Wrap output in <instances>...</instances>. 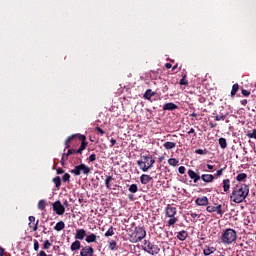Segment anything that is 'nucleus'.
<instances>
[{
	"mask_svg": "<svg viewBox=\"0 0 256 256\" xmlns=\"http://www.w3.org/2000/svg\"><path fill=\"white\" fill-rule=\"evenodd\" d=\"M249 195V185L239 183L232 188V193L230 195V201L232 203H243L247 196Z\"/></svg>",
	"mask_w": 256,
	"mask_h": 256,
	"instance_id": "nucleus-1",
	"label": "nucleus"
},
{
	"mask_svg": "<svg viewBox=\"0 0 256 256\" xmlns=\"http://www.w3.org/2000/svg\"><path fill=\"white\" fill-rule=\"evenodd\" d=\"M137 165L143 173H147V171L152 169L153 165H155V158H153L152 155H142L137 161Z\"/></svg>",
	"mask_w": 256,
	"mask_h": 256,
	"instance_id": "nucleus-2",
	"label": "nucleus"
},
{
	"mask_svg": "<svg viewBox=\"0 0 256 256\" xmlns=\"http://www.w3.org/2000/svg\"><path fill=\"white\" fill-rule=\"evenodd\" d=\"M220 241L223 245H233L237 241V231L233 228H227L220 236Z\"/></svg>",
	"mask_w": 256,
	"mask_h": 256,
	"instance_id": "nucleus-3",
	"label": "nucleus"
},
{
	"mask_svg": "<svg viewBox=\"0 0 256 256\" xmlns=\"http://www.w3.org/2000/svg\"><path fill=\"white\" fill-rule=\"evenodd\" d=\"M165 215H166V217L170 218L167 222L168 227H173V225H175V223H177V221H179L177 219V217H175V215H177V208L173 207L171 204H168L166 206Z\"/></svg>",
	"mask_w": 256,
	"mask_h": 256,
	"instance_id": "nucleus-4",
	"label": "nucleus"
},
{
	"mask_svg": "<svg viewBox=\"0 0 256 256\" xmlns=\"http://www.w3.org/2000/svg\"><path fill=\"white\" fill-rule=\"evenodd\" d=\"M79 140L81 141V145L78 149H68L66 157H69L70 155H83V151L87 149V145H89V142H87L86 136H79Z\"/></svg>",
	"mask_w": 256,
	"mask_h": 256,
	"instance_id": "nucleus-5",
	"label": "nucleus"
},
{
	"mask_svg": "<svg viewBox=\"0 0 256 256\" xmlns=\"http://www.w3.org/2000/svg\"><path fill=\"white\" fill-rule=\"evenodd\" d=\"M81 172H83L84 175H89V173H91V168H89V166L85 164H80L75 166L74 169L70 171V173H72L73 175H76L77 177L81 175Z\"/></svg>",
	"mask_w": 256,
	"mask_h": 256,
	"instance_id": "nucleus-6",
	"label": "nucleus"
},
{
	"mask_svg": "<svg viewBox=\"0 0 256 256\" xmlns=\"http://www.w3.org/2000/svg\"><path fill=\"white\" fill-rule=\"evenodd\" d=\"M144 251H146V253H149V255H159V253L161 252V248H159V246H157V244L155 243L146 242Z\"/></svg>",
	"mask_w": 256,
	"mask_h": 256,
	"instance_id": "nucleus-7",
	"label": "nucleus"
},
{
	"mask_svg": "<svg viewBox=\"0 0 256 256\" xmlns=\"http://www.w3.org/2000/svg\"><path fill=\"white\" fill-rule=\"evenodd\" d=\"M134 243H139L140 241H143L145 237H147V232L143 229V227H136L134 231Z\"/></svg>",
	"mask_w": 256,
	"mask_h": 256,
	"instance_id": "nucleus-8",
	"label": "nucleus"
},
{
	"mask_svg": "<svg viewBox=\"0 0 256 256\" xmlns=\"http://www.w3.org/2000/svg\"><path fill=\"white\" fill-rule=\"evenodd\" d=\"M206 211L208 213H217V215H220V217H223V214L225 213V210H223V206L221 204L215 206H207Z\"/></svg>",
	"mask_w": 256,
	"mask_h": 256,
	"instance_id": "nucleus-9",
	"label": "nucleus"
},
{
	"mask_svg": "<svg viewBox=\"0 0 256 256\" xmlns=\"http://www.w3.org/2000/svg\"><path fill=\"white\" fill-rule=\"evenodd\" d=\"M95 255V249L93 246L85 245L80 249V256H93Z\"/></svg>",
	"mask_w": 256,
	"mask_h": 256,
	"instance_id": "nucleus-10",
	"label": "nucleus"
},
{
	"mask_svg": "<svg viewBox=\"0 0 256 256\" xmlns=\"http://www.w3.org/2000/svg\"><path fill=\"white\" fill-rule=\"evenodd\" d=\"M53 211H55L56 215H63L65 213V206L61 204V201H56L52 205Z\"/></svg>",
	"mask_w": 256,
	"mask_h": 256,
	"instance_id": "nucleus-11",
	"label": "nucleus"
},
{
	"mask_svg": "<svg viewBox=\"0 0 256 256\" xmlns=\"http://www.w3.org/2000/svg\"><path fill=\"white\" fill-rule=\"evenodd\" d=\"M195 203L198 207H207V205H209V198H207V196L198 197Z\"/></svg>",
	"mask_w": 256,
	"mask_h": 256,
	"instance_id": "nucleus-12",
	"label": "nucleus"
},
{
	"mask_svg": "<svg viewBox=\"0 0 256 256\" xmlns=\"http://www.w3.org/2000/svg\"><path fill=\"white\" fill-rule=\"evenodd\" d=\"M188 177L192 179L194 183H199V181H201V176L199 173L193 171L192 169L188 170Z\"/></svg>",
	"mask_w": 256,
	"mask_h": 256,
	"instance_id": "nucleus-13",
	"label": "nucleus"
},
{
	"mask_svg": "<svg viewBox=\"0 0 256 256\" xmlns=\"http://www.w3.org/2000/svg\"><path fill=\"white\" fill-rule=\"evenodd\" d=\"M87 237V231L85 229H77L75 233V239L78 241H83Z\"/></svg>",
	"mask_w": 256,
	"mask_h": 256,
	"instance_id": "nucleus-14",
	"label": "nucleus"
},
{
	"mask_svg": "<svg viewBox=\"0 0 256 256\" xmlns=\"http://www.w3.org/2000/svg\"><path fill=\"white\" fill-rule=\"evenodd\" d=\"M79 136H83V134H73V135H71V136H69L66 140H65V149H64V151L66 150V149H70L71 148V144H69V142L70 141H73V139H79Z\"/></svg>",
	"mask_w": 256,
	"mask_h": 256,
	"instance_id": "nucleus-15",
	"label": "nucleus"
},
{
	"mask_svg": "<svg viewBox=\"0 0 256 256\" xmlns=\"http://www.w3.org/2000/svg\"><path fill=\"white\" fill-rule=\"evenodd\" d=\"M200 179H202L204 183H213L215 176H213V174H202Z\"/></svg>",
	"mask_w": 256,
	"mask_h": 256,
	"instance_id": "nucleus-16",
	"label": "nucleus"
},
{
	"mask_svg": "<svg viewBox=\"0 0 256 256\" xmlns=\"http://www.w3.org/2000/svg\"><path fill=\"white\" fill-rule=\"evenodd\" d=\"M150 181H153V177H151L150 175L148 174H142L140 176V183L142 185H147V183H150Z\"/></svg>",
	"mask_w": 256,
	"mask_h": 256,
	"instance_id": "nucleus-17",
	"label": "nucleus"
},
{
	"mask_svg": "<svg viewBox=\"0 0 256 256\" xmlns=\"http://www.w3.org/2000/svg\"><path fill=\"white\" fill-rule=\"evenodd\" d=\"M175 109H179L175 103L169 102L163 106V111H175Z\"/></svg>",
	"mask_w": 256,
	"mask_h": 256,
	"instance_id": "nucleus-18",
	"label": "nucleus"
},
{
	"mask_svg": "<svg viewBox=\"0 0 256 256\" xmlns=\"http://www.w3.org/2000/svg\"><path fill=\"white\" fill-rule=\"evenodd\" d=\"M83 246H81V241L79 240H75L71 246H70V249L72 252H75V251H79V249L81 250Z\"/></svg>",
	"mask_w": 256,
	"mask_h": 256,
	"instance_id": "nucleus-19",
	"label": "nucleus"
},
{
	"mask_svg": "<svg viewBox=\"0 0 256 256\" xmlns=\"http://www.w3.org/2000/svg\"><path fill=\"white\" fill-rule=\"evenodd\" d=\"M222 187H223L224 193H227V191H229V189H231V180L224 179L222 182Z\"/></svg>",
	"mask_w": 256,
	"mask_h": 256,
	"instance_id": "nucleus-20",
	"label": "nucleus"
},
{
	"mask_svg": "<svg viewBox=\"0 0 256 256\" xmlns=\"http://www.w3.org/2000/svg\"><path fill=\"white\" fill-rule=\"evenodd\" d=\"M176 237H177V239H179V241H185V239H187V237H189V234L187 233V231L182 230L177 233Z\"/></svg>",
	"mask_w": 256,
	"mask_h": 256,
	"instance_id": "nucleus-21",
	"label": "nucleus"
},
{
	"mask_svg": "<svg viewBox=\"0 0 256 256\" xmlns=\"http://www.w3.org/2000/svg\"><path fill=\"white\" fill-rule=\"evenodd\" d=\"M85 241L86 243H97V235L91 233L90 235L86 236Z\"/></svg>",
	"mask_w": 256,
	"mask_h": 256,
	"instance_id": "nucleus-22",
	"label": "nucleus"
},
{
	"mask_svg": "<svg viewBox=\"0 0 256 256\" xmlns=\"http://www.w3.org/2000/svg\"><path fill=\"white\" fill-rule=\"evenodd\" d=\"M108 249L110 251H117V249H119V246H117V241L115 240L108 241Z\"/></svg>",
	"mask_w": 256,
	"mask_h": 256,
	"instance_id": "nucleus-23",
	"label": "nucleus"
},
{
	"mask_svg": "<svg viewBox=\"0 0 256 256\" xmlns=\"http://www.w3.org/2000/svg\"><path fill=\"white\" fill-rule=\"evenodd\" d=\"M164 149H166L167 151L171 150V149H175V147H177V143L175 142H165L163 144Z\"/></svg>",
	"mask_w": 256,
	"mask_h": 256,
	"instance_id": "nucleus-24",
	"label": "nucleus"
},
{
	"mask_svg": "<svg viewBox=\"0 0 256 256\" xmlns=\"http://www.w3.org/2000/svg\"><path fill=\"white\" fill-rule=\"evenodd\" d=\"M154 95H155V92H153V90L147 89V90L145 91L143 97H144L145 99H147L148 101H151V97H154Z\"/></svg>",
	"mask_w": 256,
	"mask_h": 256,
	"instance_id": "nucleus-25",
	"label": "nucleus"
},
{
	"mask_svg": "<svg viewBox=\"0 0 256 256\" xmlns=\"http://www.w3.org/2000/svg\"><path fill=\"white\" fill-rule=\"evenodd\" d=\"M63 229H65V222L60 221L58 223H56V225L54 226V230L55 231H63Z\"/></svg>",
	"mask_w": 256,
	"mask_h": 256,
	"instance_id": "nucleus-26",
	"label": "nucleus"
},
{
	"mask_svg": "<svg viewBox=\"0 0 256 256\" xmlns=\"http://www.w3.org/2000/svg\"><path fill=\"white\" fill-rule=\"evenodd\" d=\"M115 235V228L110 226L109 229L105 232L104 237H113Z\"/></svg>",
	"mask_w": 256,
	"mask_h": 256,
	"instance_id": "nucleus-27",
	"label": "nucleus"
},
{
	"mask_svg": "<svg viewBox=\"0 0 256 256\" xmlns=\"http://www.w3.org/2000/svg\"><path fill=\"white\" fill-rule=\"evenodd\" d=\"M112 181H113V176H106V178H105L106 189H111V182Z\"/></svg>",
	"mask_w": 256,
	"mask_h": 256,
	"instance_id": "nucleus-28",
	"label": "nucleus"
},
{
	"mask_svg": "<svg viewBox=\"0 0 256 256\" xmlns=\"http://www.w3.org/2000/svg\"><path fill=\"white\" fill-rule=\"evenodd\" d=\"M239 91V84L236 83L232 86V90H231V97H235V95H237V92Z\"/></svg>",
	"mask_w": 256,
	"mask_h": 256,
	"instance_id": "nucleus-29",
	"label": "nucleus"
},
{
	"mask_svg": "<svg viewBox=\"0 0 256 256\" xmlns=\"http://www.w3.org/2000/svg\"><path fill=\"white\" fill-rule=\"evenodd\" d=\"M168 165H170L171 167H177V165H179V161L177 160V158H169Z\"/></svg>",
	"mask_w": 256,
	"mask_h": 256,
	"instance_id": "nucleus-30",
	"label": "nucleus"
},
{
	"mask_svg": "<svg viewBox=\"0 0 256 256\" xmlns=\"http://www.w3.org/2000/svg\"><path fill=\"white\" fill-rule=\"evenodd\" d=\"M28 227L32 229V231H37V229H39V220H37L34 224L33 222H29Z\"/></svg>",
	"mask_w": 256,
	"mask_h": 256,
	"instance_id": "nucleus-31",
	"label": "nucleus"
},
{
	"mask_svg": "<svg viewBox=\"0 0 256 256\" xmlns=\"http://www.w3.org/2000/svg\"><path fill=\"white\" fill-rule=\"evenodd\" d=\"M218 143L221 149H227V140L225 138H219Z\"/></svg>",
	"mask_w": 256,
	"mask_h": 256,
	"instance_id": "nucleus-32",
	"label": "nucleus"
},
{
	"mask_svg": "<svg viewBox=\"0 0 256 256\" xmlns=\"http://www.w3.org/2000/svg\"><path fill=\"white\" fill-rule=\"evenodd\" d=\"M247 179V175L245 173H240L236 176V181H239V183L245 181Z\"/></svg>",
	"mask_w": 256,
	"mask_h": 256,
	"instance_id": "nucleus-33",
	"label": "nucleus"
},
{
	"mask_svg": "<svg viewBox=\"0 0 256 256\" xmlns=\"http://www.w3.org/2000/svg\"><path fill=\"white\" fill-rule=\"evenodd\" d=\"M53 183H55L56 189H59L61 187V177H55L52 179Z\"/></svg>",
	"mask_w": 256,
	"mask_h": 256,
	"instance_id": "nucleus-34",
	"label": "nucleus"
},
{
	"mask_svg": "<svg viewBox=\"0 0 256 256\" xmlns=\"http://www.w3.org/2000/svg\"><path fill=\"white\" fill-rule=\"evenodd\" d=\"M179 85H189V80H187V74L182 75L179 81Z\"/></svg>",
	"mask_w": 256,
	"mask_h": 256,
	"instance_id": "nucleus-35",
	"label": "nucleus"
},
{
	"mask_svg": "<svg viewBox=\"0 0 256 256\" xmlns=\"http://www.w3.org/2000/svg\"><path fill=\"white\" fill-rule=\"evenodd\" d=\"M128 191L130 193H137V191H139V187L137 186V184H132L130 185V187L128 188Z\"/></svg>",
	"mask_w": 256,
	"mask_h": 256,
	"instance_id": "nucleus-36",
	"label": "nucleus"
},
{
	"mask_svg": "<svg viewBox=\"0 0 256 256\" xmlns=\"http://www.w3.org/2000/svg\"><path fill=\"white\" fill-rule=\"evenodd\" d=\"M247 137H249V139H256V129L247 132Z\"/></svg>",
	"mask_w": 256,
	"mask_h": 256,
	"instance_id": "nucleus-37",
	"label": "nucleus"
},
{
	"mask_svg": "<svg viewBox=\"0 0 256 256\" xmlns=\"http://www.w3.org/2000/svg\"><path fill=\"white\" fill-rule=\"evenodd\" d=\"M45 205H46L45 200H40L38 202V209H40V211H43V209H45Z\"/></svg>",
	"mask_w": 256,
	"mask_h": 256,
	"instance_id": "nucleus-38",
	"label": "nucleus"
},
{
	"mask_svg": "<svg viewBox=\"0 0 256 256\" xmlns=\"http://www.w3.org/2000/svg\"><path fill=\"white\" fill-rule=\"evenodd\" d=\"M51 248V242L49 240H45L43 244V249L47 250Z\"/></svg>",
	"mask_w": 256,
	"mask_h": 256,
	"instance_id": "nucleus-39",
	"label": "nucleus"
},
{
	"mask_svg": "<svg viewBox=\"0 0 256 256\" xmlns=\"http://www.w3.org/2000/svg\"><path fill=\"white\" fill-rule=\"evenodd\" d=\"M69 179H71V175H69V173H65L62 176V181H64V183H67V181H69Z\"/></svg>",
	"mask_w": 256,
	"mask_h": 256,
	"instance_id": "nucleus-40",
	"label": "nucleus"
},
{
	"mask_svg": "<svg viewBox=\"0 0 256 256\" xmlns=\"http://www.w3.org/2000/svg\"><path fill=\"white\" fill-rule=\"evenodd\" d=\"M195 153H197V155H207V150L196 149Z\"/></svg>",
	"mask_w": 256,
	"mask_h": 256,
	"instance_id": "nucleus-41",
	"label": "nucleus"
},
{
	"mask_svg": "<svg viewBox=\"0 0 256 256\" xmlns=\"http://www.w3.org/2000/svg\"><path fill=\"white\" fill-rule=\"evenodd\" d=\"M203 253L205 256H209L213 253V250H211V248H206L203 250Z\"/></svg>",
	"mask_w": 256,
	"mask_h": 256,
	"instance_id": "nucleus-42",
	"label": "nucleus"
},
{
	"mask_svg": "<svg viewBox=\"0 0 256 256\" xmlns=\"http://www.w3.org/2000/svg\"><path fill=\"white\" fill-rule=\"evenodd\" d=\"M88 161H90V163H93V161H97V155L91 154L88 158Z\"/></svg>",
	"mask_w": 256,
	"mask_h": 256,
	"instance_id": "nucleus-43",
	"label": "nucleus"
},
{
	"mask_svg": "<svg viewBox=\"0 0 256 256\" xmlns=\"http://www.w3.org/2000/svg\"><path fill=\"white\" fill-rule=\"evenodd\" d=\"M65 161H69V156H67V153H63L61 163H65Z\"/></svg>",
	"mask_w": 256,
	"mask_h": 256,
	"instance_id": "nucleus-44",
	"label": "nucleus"
},
{
	"mask_svg": "<svg viewBox=\"0 0 256 256\" xmlns=\"http://www.w3.org/2000/svg\"><path fill=\"white\" fill-rule=\"evenodd\" d=\"M215 121H225V115H217Z\"/></svg>",
	"mask_w": 256,
	"mask_h": 256,
	"instance_id": "nucleus-45",
	"label": "nucleus"
},
{
	"mask_svg": "<svg viewBox=\"0 0 256 256\" xmlns=\"http://www.w3.org/2000/svg\"><path fill=\"white\" fill-rule=\"evenodd\" d=\"M242 95H243V97H249V95H251V91L242 89Z\"/></svg>",
	"mask_w": 256,
	"mask_h": 256,
	"instance_id": "nucleus-46",
	"label": "nucleus"
},
{
	"mask_svg": "<svg viewBox=\"0 0 256 256\" xmlns=\"http://www.w3.org/2000/svg\"><path fill=\"white\" fill-rule=\"evenodd\" d=\"M178 173H180V175H185V166H180L178 168Z\"/></svg>",
	"mask_w": 256,
	"mask_h": 256,
	"instance_id": "nucleus-47",
	"label": "nucleus"
},
{
	"mask_svg": "<svg viewBox=\"0 0 256 256\" xmlns=\"http://www.w3.org/2000/svg\"><path fill=\"white\" fill-rule=\"evenodd\" d=\"M225 170V168H221L220 170H218L215 174V177H221V175H223V171Z\"/></svg>",
	"mask_w": 256,
	"mask_h": 256,
	"instance_id": "nucleus-48",
	"label": "nucleus"
},
{
	"mask_svg": "<svg viewBox=\"0 0 256 256\" xmlns=\"http://www.w3.org/2000/svg\"><path fill=\"white\" fill-rule=\"evenodd\" d=\"M34 251H39V241L34 240Z\"/></svg>",
	"mask_w": 256,
	"mask_h": 256,
	"instance_id": "nucleus-49",
	"label": "nucleus"
},
{
	"mask_svg": "<svg viewBox=\"0 0 256 256\" xmlns=\"http://www.w3.org/2000/svg\"><path fill=\"white\" fill-rule=\"evenodd\" d=\"M56 173L57 175H63V173H65V170H63V168H57Z\"/></svg>",
	"mask_w": 256,
	"mask_h": 256,
	"instance_id": "nucleus-50",
	"label": "nucleus"
},
{
	"mask_svg": "<svg viewBox=\"0 0 256 256\" xmlns=\"http://www.w3.org/2000/svg\"><path fill=\"white\" fill-rule=\"evenodd\" d=\"M96 131H98V133H100V135H105L104 130L101 129V127H99V126L96 127Z\"/></svg>",
	"mask_w": 256,
	"mask_h": 256,
	"instance_id": "nucleus-51",
	"label": "nucleus"
},
{
	"mask_svg": "<svg viewBox=\"0 0 256 256\" xmlns=\"http://www.w3.org/2000/svg\"><path fill=\"white\" fill-rule=\"evenodd\" d=\"M110 143H111V146L113 147V145H117V140H115V138H111Z\"/></svg>",
	"mask_w": 256,
	"mask_h": 256,
	"instance_id": "nucleus-52",
	"label": "nucleus"
},
{
	"mask_svg": "<svg viewBox=\"0 0 256 256\" xmlns=\"http://www.w3.org/2000/svg\"><path fill=\"white\" fill-rule=\"evenodd\" d=\"M37 256H47V253H46L45 251L41 250V251L37 254Z\"/></svg>",
	"mask_w": 256,
	"mask_h": 256,
	"instance_id": "nucleus-53",
	"label": "nucleus"
},
{
	"mask_svg": "<svg viewBox=\"0 0 256 256\" xmlns=\"http://www.w3.org/2000/svg\"><path fill=\"white\" fill-rule=\"evenodd\" d=\"M28 219L30 221L29 223H33V224L35 223V216H29Z\"/></svg>",
	"mask_w": 256,
	"mask_h": 256,
	"instance_id": "nucleus-54",
	"label": "nucleus"
},
{
	"mask_svg": "<svg viewBox=\"0 0 256 256\" xmlns=\"http://www.w3.org/2000/svg\"><path fill=\"white\" fill-rule=\"evenodd\" d=\"M209 127H211V129H215V127H217V124L209 122Z\"/></svg>",
	"mask_w": 256,
	"mask_h": 256,
	"instance_id": "nucleus-55",
	"label": "nucleus"
},
{
	"mask_svg": "<svg viewBox=\"0 0 256 256\" xmlns=\"http://www.w3.org/2000/svg\"><path fill=\"white\" fill-rule=\"evenodd\" d=\"M5 255V249H3V247H0V256H4Z\"/></svg>",
	"mask_w": 256,
	"mask_h": 256,
	"instance_id": "nucleus-56",
	"label": "nucleus"
},
{
	"mask_svg": "<svg viewBox=\"0 0 256 256\" xmlns=\"http://www.w3.org/2000/svg\"><path fill=\"white\" fill-rule=\"evenodd\" d=\"M241 105H243L245 107V105H247L248 101L247 99L241 100Z\"/></svg>",
	"mask_w": 256,
	"mask_h": 256,
	"instance_id": "nucleus-57",
	"label": "nucleus"
},
{
	"mask_svg": "<svg viewBox=\"0 0 256 256\" xmlns=\"http://www.w3.org/2000/svg\"><path fill=\"white\" fill-rule=\"evenodd\" d=\"M190 217L192 219H197V213H190Z\"/></svg>",
	"mask_w": 256,
	"mask_h": 256,
	"instance_id": "nucleus-58",
	"label": "nucleus"
},
{
	"mask_svg": "<svg viewBox=\"0 0 256 256\" xmlns=\"http://www.w3.org/2000/svg\"><path fill=\"white\" fill-rule=\"evenodd\" d=\"M165 67H166V69H171V67H173V65L171 63H166Z\"/></svg>",
	"mask_w": 256,
	"mask_h": 256,
	"instance_id": "nucleus-59",
	"label": "nucleus"
},
{
	"mask_svg": "<svg viewBox=\"0 0 256 256\" xmlns=\"http://www.w3.org/2000/svg\"><path fill=\"white\" fill-rule=\"evenodd\" d=\"M42 233H44V235H47V233H49V231H47V227L43 226Z\"/></svg>",
	"mask_w": 256,
	"mask_h": 256,
	"instance_id": "nucleus-60",
	"label": "nucleus"
},
{
	"mask_svg": "<svg viewBox=\"0 0 256 256\" xmlns=\"http://www.w3.org/2000/svg\"><path fill=\"white\" fill-rule=\"evenodd\" d=\"M193 133H195V129H194V128H191V129L188 131V135H191V134H193Z\"/></svg>",
	"mask_w": 256,
	"mask_h": 256,
	"instance_id": "nucleus-61",
	"label": "nucleus"
},
{
	"mask_svg": "<svg viewBox=\"0 0 256 256\" xmlns=\"http://www.w3.org/2000/svg\"><path fill=\"white\" fill-rule=\"evenodd\" d=\"M207 169H209L210 171L214 169L213 165L207 164Z\"/></svg>",
	"mask_w": 256,
	"mask_h": 256,
	"instance_id": "nucleus-62",
	"label": "nucleus"
},
{
	"mask_svg": "<svg viewBox=\"0 0 256 256\" xmlns=\"http://www.w3.org/2000/svg\"><path fill=\"white\" fill-rule=\"evenodd\" d=\"M179 67V64H176L172 67V71H175V69H177Z\"/></svg>",
	"mask_w": 256,
	"mask_h": 256,
	"instance_id": "nucleus-63",
	"label": "nucleus"
},
{
	"mask_svg": "<svg viewBox=\"0 0 256 256\" xmlns=\"http://www.w3.org/2000/svg\"><path fill=\"white\" fill-rule=\"evenodd\" d=\"M190 117H198V114L194 112V113L190 114Z\"/></svg>",
	"mask_w": 256,
	"mask_h": 256,
	"instance_id": "nucleus-64",
	"label": "nucleus"
}]
</instances>
